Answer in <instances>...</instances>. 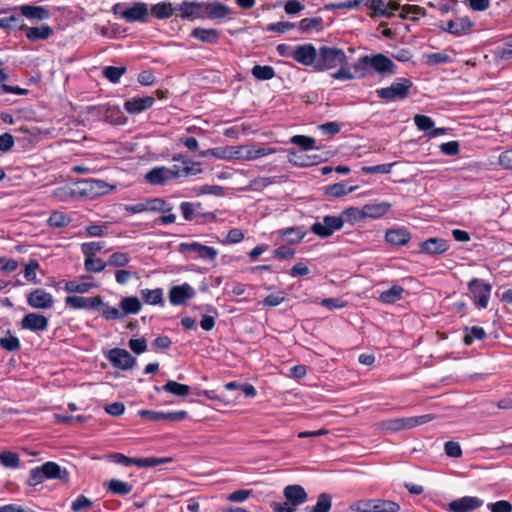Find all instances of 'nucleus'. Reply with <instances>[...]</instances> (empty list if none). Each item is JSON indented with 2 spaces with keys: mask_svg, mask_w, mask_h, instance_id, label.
<instances>
[{
  "mask_svg": "<svg viewBox=\"0 0 512 512\" xmlns=\"http://www.w3.org/2000/svg\"><path fill=\"white\" fill-rule=\"evenodd\" d=\"M347 56L340 48L323 46L318 50L316 64L317 71L334 69L338 66L346 65Z\"/></svg>",
  "mask_w": 512,
  "mask_h": 512,
  "instance_id": "f257e3e1",
  "label": "nucleus"
},
{
  "mask_svg": "<svg viewBox=\"0 0 512 512\" xmlns=\"http://www.w3.org/2000/svg\"><path fill=\"white\" fill-rule=\"evenodd\" d=\"M276 152L275 148L262 145H238L233 146V159L252 161Z\"/></svg>",
  "mask_w": 512,
  "mask_h": 512,
  "instance_id": "f03ea898",
  "label": "nucleus"
},
{
  "mask_svg": "<svg viewBox=\"0 0 512 512\" xmlns=\"http://www.w3.org/2000/svg\"><path fill=\"white\" fill-rule=\"evenodd\" d=\"M412 81L407 78H401L398 82L392 83L389 87L377 90V95L387 101L403 100L409 95Z\"/></svg>",
  "mask_w": 512,
  "mask_h": 512,
  "instance_id": "7ed1b4c3",
  "label": "nucleus"
},
{
  "mask_svg": "<svg viewBox=\"0 0 512 512\" xmlns=\"http://www.w3.org/2000/svg\"><path fill=\"white\" fill-rule=\"evenodd\" d=\"M109 458L117 464L124 466L135 465L137 467H154L160 464L172 462V458L170 457L130 458L122 453H112Z\"/></svg>",
  "mask_w": 512,
  "mask_h": 512,
  "instance_id": "20e7f679",
  "label": "nucleus"
},
{
  "mask_svg": "<svg viewBox=\"0 0 512 512\" xmlns=\"http://www.w3.org/2000/svg\"><path fill=\"white\" fill-rule=\"evenodd\" d=\"M468 288L472 294L474 304L479 308H486L488 306L492 286L481 279L475 278L468 283Z\"/></svg>",
  "mask_w": 512,
  "mask_h": 512,
  "instance_id": "39448f33",
  "label": "nucleus"
},
{
  "mask_svg": "<svg viewBox=\"0 0 512 512\" xmlns=\"http://www.w3.org/2000/svg\"><path fill=\"white\" fill-rule=\"evenodd\" d=\"M344 219L339 216H325L322 222H315L311 226V231L321 237L326 238L331 236L335 231L343 227Z\"/></svg>",
  "mask_w": 512,
  "mask_h": 512,
  "instance_id": "423d86ee",
  "label": "nucleus"
},
{
  "mask_svg": "<svg viewBox=\"0 0 512 512\" xmlns=\"http://www.w3.org/2000/svg\"><path fill=\"white\" fill-rule=\"evenodd\" d=\"M179 252L183 254L195 253L196 258L204 261L214 262L218 256V251L211 246L203 245L199 242L181 243Z\"/></svg>",
  "mask_w": 512,
  "mask_h": 512,
  "instance_id": "0eeeda50",
  "label": "nucleus"
},
{
  "mask_svg": "<svg viewBox=\"0 0 512 512\" xmlns=\"http://www.w3.org/2000/svg\"><path fill=\"white\" fill-rule=\"evenodd\" d=\"M339 69L332 74L334 79L338 80H351L355 78H363L367 74L368 70V56H364L353 65V71L345 65L338 66Z\"/></svg>",
  "mask_w": 512,
  "mask_h": 512,
  "instance_id": "6e6552de",
  "label": "nucleus"
},
{
  "mask_svg": "<svg viewBox=\"0 0 512 512\" xmlns=\"http://www.w3.org/2000/svg\"><path fill=\"white\" fill-rule=\"evenodd\" d=\"M107 358L115 368L121 370H130L136 364V359L127 350L121 348L111 349Z\"/></svg>",
  "mask_w": 512,
  "mask_h": 512,
  "instance_id": "1a4fd4ad",
  "label": "nucleus"
},
{
  "mask_svg": "<svg viewBox=\"0 0 512 512\" xmlns=\"http://www.w3.org/2000/svg\"><path fill=\"white\" fill-rule=\"evenodd\" d=\"M292 58L298 63L305 66H313L316 70L318 50L312 44H304L297 46L292 54Z\"/></svg>",
  "mask_w": 512,
  "mask_h": 512,
  "instance_id": "9d476101",
  "label": "nucleus"
},
{
  "mask_svg": "<svg viewBox=\"0 0 512 512\" xmlns=\"http://www.w3.org/2000/svg\"><path fill=\"white\" fill-rule=\"evenodd\" d=\"M484 501L475 496H464L448 503L449 512H472L482 507Z\"/></svg>",
  "mask_w": 512,
  "mask_h": 512,
  "instance_id": "9b49d317",
  "label": "nucleus"
},
{
  "mask_svg": "<svg viewBox=\"0 0 512 512\" xmlns=\"http://www.w3.org/2000/svg\"><path fill=\"white\" fill-rule=\"evenodd\" d=\"M139 416L153 422H180L187 417L186 411L158 412L152 410H140Z\"/></svg>",
  "mask_w": 512,
  "mask_h": 512,
  "instance_id": "f8f14e48",
  "label": "nucleus"
},
{
  "mask_svg": "<svg viewBox=\"0 0 512 512\" xmlns=\"http://www.w3.org/2000/svg\"><path fill=\"white\" fill-rule=\"evenodd\" d=\"M183 19L205 18V2L183 1L176 8Z\"/></svg>",
  "mask_w": 512,
  "mask_h": 512,
  "instance_id": "ddd939ff",
  "label": "nucleus"
},
{
  "mask_svg": "<svg viewBox=\"0 0 512 512\" xmlns=\"http://www.w3.org/2000/svg\"><path fill=\"white\" fill-rule=\"evenodd\" d=\"M27 303L35 309H48L54 304L53 296L44 289L37 288L27 295Z\"/></svg>",
  "mask_w": 512,
  "mask_h": 512,
  "instance_id": "4468645a",
  "label": "nucleus"
},
{
  "mask_svg": "<svg viewBox=\"0 0 512 512\" xmlns=\"http://www.w3.org/2000/svg\"><path fill=\"white\" fill-rule=\"evenodd\" d=\"M196 292L192 286L187 283L173 286L169 291V300L173 305H182L188 299L195 296Z\"/></svg>",
  "mask_w": 512,
  "mask_h": 512,
  "instance_id": "2eb2a0df",
  "label": "nucleus"
},
{
  "mask_svg": "<svg viewBox=\"0 0 512 512\" xmlns=\"http://www.w3.org/2000/svg\"><path fill=\"white\" fill-rule=\"evenodd\" d=\"M473 26L474 23L467 16H465L459 17L455 20H449L446 23V26L442 27V29L455 36H462L468 34Z\"/></svg>",
  "mask_w": 512,
  "mask_h": 512,
  "instance_id": "dca6fc26",
  "label": "nucleus"
},
{
  "mask_svg": "<svg viewBox=\"0 0 512 512\" xmlns=\"http://www.w3.org/2000/svg\"><path fill=\"white\" fill-rule=\"evenodd\" d=\"M41 468L46 479H57L65 484L70 480L69 472L66 469H62L56 462H45L41 465Z\"/></svg>",
  "mask_w": 512,
  "mask_h": 512,
  "instance_id": "f3484780",
  "label": "nucleus"
},
{
  "mask_svg": "<svg viewBox=\"0 0 512 512\" xmlns=\"http://www.w3.org/2000/svg\"><path fill=\"white\" fill-rule=\"evenodd\" d=\"M148 16V7L146 3L136 2L132 7L125 9L121 17L128 22H145Z\"/></svg>",
  "mask_w": 512,
  "mask_h": 512,
  "instance_id": "a211bd4d",
  "label": "nucleus"
},
{
  "mask_svg": "<svg viewBox=\"0 0 512 512\" xmlns=\"http://www.w3.org/2000/svg\"><path fill=\"white\" fill-rule=\"evenodd\" d=\"M144 179L147 183L154 186H163L172 180L168 167L165 166L152 168L145 174Z\"/></svg>",
  "mask_w": 512,
  "mask_h": 512,
  "instance_id": "6ab92c4d",
  "label": "nucleus"
},
{
  "mask_svg": "<svg viewBox=\"0 0 512 512\" xmlns=\"http://www.w3.org/2000/svg\"><path fill=\"white\" fill-rule=\"evenodd\" d=\"M23 329L31 331H44L48 327V319L37 313H28L21 321Z\"/></svg>",
  "mask_w": 512,
  "mask_h": 512,
  "instance_id": "aec40b11",
  "label": "nucleus"
},
{
  "mask_svg": "<svg viewBox=\"0 0 512 512\" xmlns=\"http://www.w3.org/2000/svg\"><path fill=\"white\" fill-rule=\"evenodd\" d=\"M153 103L154 98L152 96L134 97L126 100L124 108L130 114H138L150 108Z\"/></svg>",
  "mask_w": 512,
  "mask_h": 512,
  "instance_id": "412c9836",
  "label": "nucleus"
},
{
  "mask_svg": "<svg viewBox=\"0 0 512 512\" xmlns=\"http://www.w3.org/2000/svg\"><path fill=\"white\" fill-rule=\"evenodd\" d=\"M21 16H24L28 19H33L37 21L47 20L50 18L51 13L48 9L43 6H35V5H22L19 7Z\"/></svg>",
  "mask_w": 512,
  "mask_h": 512,
  "instance_id": "4be33fe9",
  "label": "nucleus"
},
{
  "mask_svg": "<svg viewBox=\"0 0 512 512\" xmlns=\"http://www.w3.org/2000/svg\"><path fill=\"white\" fill-rule=\"evenodd\" d=\"M284 496L294 507L303 504L307 500V493L300 485L286 486Z\"/></svg>",
  "mask_w": 512,
  "mask_h": 512,
  "instance_id": "5701e85b",
  "label": "nucleus"
},
{
  "mask_svg": "<svg viewBox=\"0 0 512 512\" xmlns=\"http://www.w3.org/2000/svg\"><path fill=\"white\" fill-rule=\"evenodd\" d=\"M232 13L231 9L219 2H205V18L224 19Z\"/></svg>",
  "mask_w": 512,
  "mask_h": 512,
  "instance_id": "b1692460",
  "label": "nucleus"
},
{
  "mask_svg": "<svg viewBox=\"0 0 512 512\" xmlns=\"http://www.w3.org/2000/svg\"><path fill=\"white\" fill-rule=\"evenodd\" d=\"M420 249L427 254H442L448 250V244L443 239L429 238L420 243Z\"/></svg>",
  "mask_w": 512,
  "mask_h": 512,
  "instance_id": "393cba45",
  "label": "nucleus"
},
{
  "mask_svg": "<svg viewBox=\"0 0 512 512\" xmlns=\"http://www.w3.org/2000/svg\"><path fill=\"white\" fill-rule=\"evenodd\" d=\"M371 66L379 73H392L394 63L386 56L382 54L368 57V67Z\"/></svg>",
  "mask_w": 512,
  "mask_h": 512,
  "instance_id": "a878e982",
  "label": "nucleus"
},
{
  "mask_svg": "<svg viewBox=\"0 0 512 512\" xmlns=\"http://www.w3.org/2000/svg\"><path fill=\"white\" fill-rule=\"evenodd\" d=\"M391 207L388 202L370 203L362 207L365 218H379L385 215Z\"/></svg>",
  "mask_w": 512,
  "mask_h": 512,
  "instance_id": "bb28decb",
  "label": "nucleus"
},
{
  "mask_svg": "<svg viewBox=\"0 0 512 512\" xmlns=\"http://www.w3.org/2000/svg\"><path fill=\"white\" fill-rule=\"evenodd\" d=\"M25 35L30 41L45 40L52 35V28L48 25H41L39 27L24 26Z\"/></svg>",
  "mask_w": 512,
  "mask_h": 512,
  "instance_id": "cd10ccee",
  "label": "nucleus"
},
{
  "mask_svg": "<svg viewBox=\"0 0 512 512\" xmlns=\"http://www.w3.org/2000/svg\"><path fill=\"white\" fill-rule=\"evenodd\" d=\"M191 35L204 43H216L219 40L220 32L217 29H205L197 27L192 30Z\"/></svg>",
  "mask_w": 512,
  "mask_h": 512,
  "instance_id": "c85d7f7f",
  "label": "nucleus"
},
{
  "mask_svg": "<svg viewBox=\"0 0 512 512\" xmlns=\"http://www.w3.org/2000/svg\"><path fill=\"white\" fill-rule=\"evenodd\" d=\"M289 162L296 166L307 167L317 164L322 161V158L317 155H297L293 149L289 150Z\"/></svg>",
  "mask_w": 512,
  "mask_h": 512,
  "instance_id": "c756f323",
  "label": "nucleus"
},
{
  "mask_svg": "<svg viewBox=\"0 0 512 512\" xmlns=\"http://www.w3.org/2000/svg\"><path fill=\"white\" fill-rule=\"evenodd\" d=\"M385 239L392 245L401 246L409 242L410 233L404 228L391 229L386 232Z\"/></svg>",
  "mask_w": 512,
  "mask_h": 512,
  "instance_id": "7c9ffc66",
  "label": "nucleus"
},
{
  "mask_svg": "<svg viewBox=\"0 0 512 512\" xmlns=\"http://www.w3.org/2000/svg\"><path fill=\"white\" fill-rule=\"evenodd\" d=\"M156 391L164 390L166 392H169L171 394H174L179 397H185L189 394L190 387L185 384L178 383L176 381H167L165 385L162 386V388L155 387Z\"/></svg>",
  "mask_w": 512,
  "mask_h": 512,
  "instance_id": "2f4dec72",
  "label": "nucleus"
},
{
  "mask_svg": "<svg viewBox=\"0 0 512 512\" xmlns=\"http://www.w3.org/2000/svg\"><path fill=\"white\" fill-rule=\"evenodd\" d=\"M323 20L321 17L305 18L298 23V29L301 33L318 32L322 30Z\"/></svg>",
  "mask_w": 512,
  "mask_h": 512,
  "instance_id": "473e14b6",
  "label": "nucleus"
},
{
  "mask_svg": "<svg viewBox=\"0 0 512 512\" xmlns=\"http://www.w3.org/2000/svg\"><path fill=\"white\" fill-rule=\"evenodd\" d=\"M404 289L399 285H393L388 290L383 291L379 296V301L385 304H393L402 298Z\"/></svg>",
  "mask_w": 512,
  "mask_h": 512,
  "instance_id": "72a5a7b5",
  "label": "nucleus"
},
{
  "mask_svg": "<svg viewBox=\"0 0 512 512\" xmlns=\"http://www.w3.org/2000/svg\"><path fill=\"white\" fill-rule=\"evenodd\" d=\"M141 296L145 303L150 305H164L163 290L156 288L153 290L143 289L141 290Z\"/></svg>",
  "mask_w": 512,
  "mask_h": 512,
  "instance_id": "f704fd0d",
  "label": "nucleus"
},
{
  "mask_svg": "<svg viewBox=\"0 0 512 512\" xmlns=\"http://www.w3.org/2000/svg\"><path fill=\"white\" fill-rule=\"evenodd\" d=\"M202 209L201 203H192V202H182L180 204V210L183 215V218L186 221H192L194 219H198L199 210Z\"/></svg>",
  "mask_w": 512,
  "mask_h": 512,
  "instance_id": "c9c22d12",
  "label": "nucleus"
},
{
  "mask_svg": "<svg viewBox=\"0 0 512 512\" xmlns=\"http://www.w3.org/2000/svg\"><path fill=\"white\" fill-rule=\"evenodd\" d=\"M380 427L389 432H396L403 429H410L408 418H395L382 421Z\"/></svg>",
  "mask_w": 512,
  "mask_h": 512,
  "instance_id": "e433bc0d",
  "label": "nucleus"
},
{
  "mask_svg": "<svg viewBox=\"0 0 512 512\" xmlns=\"http://www.w3.org/2000/svg\"><path fill=\"white\" fill-rule=\"evenodd\" d=\"M122 314H136L141 309V302L137 297H125L120 302Z\"/></svg>",
  "mask_w": 512,
  "mask_h": 512,
  "instance_id": "4c0bfd02",
  "label": "nucleus"
},
{
  "mask_svg": "<svg viewBox=\"0 0 512 512\" xmlns=\"http://www.w3.org/2000/svg\"><path fill=\"white\" fill-rule=\"evenodd\" d=\"M367 6L373 11V15L379 17H391L392 12L388 11L386 0H369Z\"/></svg>",
  "mask_w": 512,
  "mask_h": 512,
  "instance_id": "58836bf2",
  "label": "nucleus"
},
{
  "mask_svg": "<svg viewBox=\"0 0 512 512\" xmlns=\"http://www.w3.org/2000/svg\"><path fill=\"white\" fill-rule=\"evenodd\" d=\"M147 211L166 213L172 210V206L162 198L146 199Z\"/></svg>",
  "mask_w": 512,
  "mask_h": 512,
  "instance_id": "ea45409f",
  "label": "nucleus"
},
{
  "mask_svg": "<svg viewBox=\"0 0 512 512\" xmlns=\"http://www.w3.org/2000/svg\"><path fill=\"white\" fill-rule=\"evenodd\" d=\"M176 11L171 3L160 2L152 6L151 12L158 19L169 18Z\"/></svg>",
  "mask_w": 512,
  "mask_h": 512,
  "instance_id": "a19ab883",
  "label": "nucleus"
},
{
  "mask_svg": "<svg viewBox=\"0 0 512 512\" xmlns=\"http://www.w3.org/2000/svg\"><path fill=\"white\" fill-rule=\"evenodd\" d=\"M24 22L23 18L20 14H13L8 17L0 18V28L3 29H13V28H19L21 30L24 29Z\"/></svg>",
  "mask_w": 512,
  "mask_h": 512,
  "instance_id": "79ce46f5",
  "label": "nucleus"
},
{
  "mask_svg": "<svg viewBox=\"0 0 512 512\" xmlns=\"http://www.w3.org/2000/svg\"><path fill=\"white\" fill-rule=\"evenodd\" d=\"M233 146H228L224 148H213L208 149L206 151H203L200 153L202 157H206L208 155L214 156L218 159H226L231 160L233 159Z\"/></svg>",
  "mask_w": 512,
  "mask_h": 512,
  "instance_id": "37998d69",
  "label": "nucleus"
},
{
  "mask_svg": "<svg viewBox=\"0 0 512 512\" xmlns=\"http://www.w3.org/2000/svg\"><path fill=\"white\" fill-rule=\"evenodd\" d=\"M70 217L64 212L54 211L48 218V225L53 228H62L70 223Z\"/></svg>",
  "mask_w": 512,
  "mask_h": 512,
  "instance_id": "c03bdc74",
  "label": "nucleus"
},
{
  "mask_svg": "<svg viewBox=\"0 0 512 512\" xmlns=\"http://www.w3.org/2000/svg\"><path fill=\"white\" fill-rule=\"evenodd\" d=\"M108 490L115 495H127L132 491V486L127 482L112 479L108 483Z\"/></svg>",
  "mask_w": 512,
  "mask_h": 512,
  "instance_id": "a18cd8bd",
  "label": "nucleus"
},
{
  "mask_svg": "<svg viewBox=\"0 0 512 512\" xmlns=\"http://www.w3.org/2000/svg\"><path fill=\"white\" fill-rule=\"evenodd\" d=\"M332 506L331 496L327 493H321L318 496L315 506L310 508L308 512H329Z\"/></svg>",
  "mask_w": 512,
  "mask_h": 512,
  "instance_id": "49530a36",
  "label": "nucleus"
},
{
  "mask_svg": "<svg viewBox=\"0 0 512 512\" xmlns=\"http://www.w3.org/2000/svg\"><path fill=\"white\" fill-rule=\"evenodd\" d=\"M486 336L484 329L480 326H473L465 328L464 343L471 345L475 339L482 340Z\"/></svg>",
  "mask_w": 512,
  "mask_h": 512,
  "instance_id": "de8ad7c7",
  "label": "nucleus"
},
{
  "mask_svg": "<svg viewBox=\"0 0 512 512\" xmlns=\"http://www.w3.org/2000/svg\"><path fill=\"white\" fill-rule=\"evenodd\" d=\"M251 73L258 80H270L275 76L274 68L268 65H255Z\"/></svg>",
  "mask_w": 512,
  "mask_h": 512,
  "instance_id": "09e8293b",
  "label": "nucleus"
},
{
  "mask_svg": "<svg viewBox=\"0 0 512 512\" xmlns=\"http://www.w3.org/2000/svg\"><path fill=\"white\" fill-rule=\"evenodd\" d=\"M106 266H108L107 262L100 258L86 257L84 261V268L87 272L99 273L103 271Z\"/></svg>",
  "mask_w": 512,
  "mask_h": 512,
  "instance_id": "8fccbe9b",
  "label": "nucleus"
},
{
  "mask_svg": "<svg viewBox=\"0 0 512 512\" xmlns=\"http://www.w3.org/2000/svg\"><path fill=\"white\" fill-rule=\"evenodd\" d=\"M305 231L299 227H290L281 231V235L287 238L291 244L299 243L305 236Z\"/></svg>",
  "mask_w": 512,
  "mask_h": 512,
  "instance_id": "3c124183",
  "label": "nucleus"
},
{
  "mask_svg": "<svg viewBox=\"0 0 512 512\" xmlns=\"http://www.w3.org/2000/svg\"><path fill=\"white\" fill-rule=\"evenodd\" d=\"M130 257L127 253L124 252H114L111 254L107 260L108 266L111 267H125L129 264Z\"/></svg>",
  "mask_w": 512,
  "mask_h": 512,
  "instance_id": "603ef678",
  "label": "nucleus"
},
{
  "mask_svg": "<svg viewBox=\"0 0 512 512\" xmlns=\"http://www.w3.org/2000/svg\"><path fill=\"white\" fill-rule=\"evenodd\" d=\"M0 462L6 468H17L20 464V458L17 453L2 451L0 453Z\"/></svg>",
  "mask_w": 512,
  "mask_h": 512,
  "instance_id": "864d4df0",
  "label": "nucleus"
},
{
  "mask_svg": "<svg viewBox=\"0 0 512 512\" xmlns=\"http://www.w3.org/2000/svg\"><path fill=\"white\" fill-rule=\"evenodd\" d=\"M354 190V187L346 188L342 182L329 185L325 188V194L331 197H341Z\"/></svg>",
  "mask_w": 512,
  "mask_h": 512,
  "instance_id": "5fc2aeb1",
  "label": "nucleus"
},
{
  "mask_svg": "<svg viewBox=\"0 0 512 512\" xmlns=\"http://www.w3.org/2000/svg\"><path fill=\"white\" fill-rule=\"evenodd\" d=\"M400 506L391 500L375 499V512H398Z\"/></svg>",
  "mask_w": 512,
  "mask_h": 512,
  "instance_id": "6e6d98bb",
  "label": "nucleus"
},
{
  "mask_svg": "<svg viewBox=\"0 0 512 512\" xmlns=\"http://www.w3.org/2000/svg\"><path fill=\"white\" fill-rule=\"evenodd\" d=\"M290 142L300 146L303 150H311L315 147V139L305 135H295Z\"/></svg>",
  "mask_w": 512,
  "mask_h": 512,
  "instance_id": "4d7b16f0",
  "label": "nucleus"
},
{
  "mask_svg": "<svg viewBox=\"0 0 512 512\" xmlns=\"http://www.w3.org/2000/svg\"><path fill=\"white\" fill-rule=\"evenodd\" d=\"M125 67L107 66L103 70V75L112 83H117L120 77L125 73Z\"/></svg>",
  "mask_w": 512,
  "mask_h": 512,
  "instance_id": "13d9d810",
  "label": "nucleus"
},
{
  "mask_svg": "<svg viewBox=\"0 0 512 512\" xmlns=\"http://www.w3.org/2000/svg\"><path fill=\"white\" fill-rule=\"evenodd\" d=\"M39 263L35 259H31L24 267V277L27 281L38 283L36 278V271L39 269Z\"/></svg>",
  "mask_w": 512,
  "mask_h": 512,
  "instance_id": "bf43d9fd",
  "label": "nucleus"
},
{
  "mask_svg": "<svg viewBox=\"0 0 512 512\" xmlns=\"http://www.w3.org/2000/svg\"><path fill=\"white\" fill-rule=\"evenodd\" d=\"M341 217L344 219V221H348V222H358V221L365 219V216L362 213V208L358 209V208H354V207L345 209L342 212Z\"/></svg>",
  "mask_w": 512,
  "mask_h": 512,
  "instance_id": "052dcab7",
  "label": "nucleus"
},
{
  "mask_svg": "<svg viewBox=\"0 0 512 512\" xmlns=\"http://www.w3.org/2000/svg\"><path fill=\"white\" fill-rule=\"evenodd\" d=\"M46 480L44 477V474L42 472L41 466H38L36 468H33L29 472V477L26 481L27 485L34 487L41 483H43Z\"/></svg>",
  "mask_w": 512,
  "mask_h": 512,
  "instance_id": "680f3d73",
  "label": "nucleus"
},
{
  "mask_svg": "<svg viewBox=\"0 0 512 512\" xmlns=\"http://www.w3.org/2000/svg\"><path fill=\"white\" fill-rule=\"evenodd\" d=\"M93 502L84 495H79L71 504V509L73 512H80L83 510H88L92 507Z\"/></svg>",
  "mask_w": 512,
  "mask_h": 512,
  "instance_id": "e2e57ef3",
  "label": "nucleus"
},
{
  "mask_svg": "<svg viewBox=\"0 0 512 512\" xmlns=\"http://www.w3.org/2000/svg\"><path fill=\"white\" fill-rule=\"evenodd\" d=\"M91 283H78L76 281H68L65 284V290L70 293H86L92 288Z\"/></svg>",
  "mask_w": 512,
  "mask_h": 512,
  "instance_id": "0e129e2a",
  "label": "nucleus"
},
{
  "mask_svg": "<svg viewBox=\"0 0 512 512\" xmlns=\"http://www.w3.org/2000/svg\"><path fill=\"white\" fill-rule=\"evenodd\" d=\"M351 509L357 512H375V499H364L355 502Z\"/></svg>",
  "mask_w": 512,
  "mask_h": 512,
  "instance_id": "69168bd1",
  "label": "nucleus"
},
{
  "mask_svg": "<svg viewBox=\"0 0 512 512\" xmlns=\"http://www.w3.org/2000/svg\"><path fill=\"white\" fill-rule=\"evenodd\" d=\"M103 247L104 242H87L81 245V251L86 257H94Z\"/></svg>",
  "mask_w": 512,
  "mask_h": 512,
  "instance_id": "338daca9",
  "label": "nucleus"
},
{
  "mask_svg": "<svg viewBox=\"0 0 512 512\" xmlns=\"http://www.w3.org/2000/svg\"><path fill=\"white\" fill-rule=\"evenodd\" d=\"M487 508L491 512H512V504L506 500L489 503L487 504Z\"/></svg>",
  "mask_w": 512,
  "mask_h": 512,
  "instance_id": "774afa93",
  "label": "nucleus"
}]
</instances>
